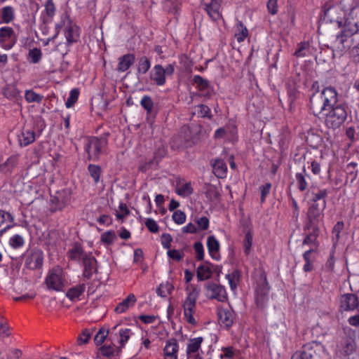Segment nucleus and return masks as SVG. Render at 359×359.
Instances as JSON below:
<instances>
[{"instance_id":"nucleus-1","label":"nucleus","mask_w":359,"mask_h":359,"mask_svg":"<svg viewBox=\"0 0 359 359\" xmlns=\"http://www.w3.org/2000/svg\"><path fill=\"white\" fill-rule=\"evenodd\" d=\"M337 93L332 87L325 88L320 93H313L310 97L312 114L323 119L328 128L334 130L339 128L347 118L346 106L337 104Z\"/></svg>"},{"instance_id":"nucleus-2","label":"nucleus","mask_w":359,"mask_h":359,"mask_svg":"<svg viewBox=\"0 0 359 359\" xmlns=\"http://www.w3.org/2000/svg\"><path fill=\"white\" fill-rule=\"evenodd\" d=\"M359 31V7H355L351 10L346 18L344 30L337 36L334 46L343 51L351 46L348 38L356 34Z\"/></svg>"},{"instance_id":"nucleus-3","label":"nucleus","mask_w":359,"mask_h":359,"mask_svg":"<svg viewBox=\"0 0 359 359\" xmlns=\"http://www.w3.org/2000/svg\"><path fill=\"white\" fill-rule=\"evenodd\" d=\"M291 359H331V356L322 344L313 341L304 345Z\"/></svg>"},{"instance_id":"nucleus-4","label":"nucleus","mask_w":359,"mask_h":359,"mask_svg":"<svg viewBox=\"0 0 359 359\" xmlns=\"http://www.w3.org/2000/svg\"><path fill=\"white\" fill-rule=\"evenodd\" d=\"M108 141L106 137H91L87 139L84 149L88 154V160L97 161L100 154L107 147Z\"/></svg>"},{"instance_id":"nucleus-5","label":"nucleus","mask_w":359,"mask_h":359,"mask_svg":"<svg viewBox=\"0 0 359 359\" xmlns=\"http://www.w3.org/2000/svg\"><path fill=\"white\" fill-rule=\"evenodd\" d=\"M326 201H321L319 204H309L305 222L306 229L315 226L319 227L320 222L323 219V211L326 208Z\"/></svg>"},{"instance_id":"nucleus-6","label":"nucleus","mask_w":359,"mask_h":359,"mask_svg":"<svg viewBox=\"0 0 359 359\" xmlns=\"http://www.w3.org/2000/svg\"><path fill=\"white\" fill-rule=\"evenodd\" d=\"M45 283L48 290L62 291L65 286V277L62 268L56 266L50 270Z\"/></svg>"},{"instance_id":"nucleus-7","label":"nucleus","mask_w":359,"mask_h":359,"mask_svg":"<svg viewBox=\"0 0 359 359\" xmlns=\"http://www.w3.org/2000/svg\"><path fill=\"white\" fill-rule=\"evenodd\" d=\"M198 293V290L196 288H193V290L189 292L188 296L183 304L184 318L187 323L194 325L196 324V321L193 315L196 311V302Z\"/></svg>"},{"instance_id":"nucleus-8","label":"nucleus","mask_w":359,"mask_h":359,"mask_svg":"<svg viewBox=\"0 0 359 359\" xmlns=\"http://www.w3.org/2000/svg\"><path fill=\"white\" fill-rule=\"evenodd\" d=\"M62 27H65L64 32L67 43L70 45L76 42L79 38V27L76 25L72 24L70 20H67V22L64 21L56 25L55 29L57 32L55 35L58 34L59 30Z\"/></svg>"},{"instance_id":"nucleus-9","label":"nucleus","mask_w":359,"mask_h":359,"mask_svg":"<svg viewBox=\"0 0 359 359\" xmlns=\"http://www.w3.org/2000/svg\"><path fill=\"white\" fill-rule=\"evenodd\" d=\"M206 296L210 299H216L218 302H224L228 299L224 287L214 282H209L206 285Z\"/></svg>"},{"instance_id":"nucleus-10","label":"nucleus","mask_w":359,"mask_h":359,"mask_svg":"<svg viewBox=\"0 0 359 359\" xmlns=\"http://www.w3.org/2000/svg\"><path fill=\"white\" fill-rule=\"evenodd\" d=\"M219 323L229 330L234 323L236 313L231 308L219 307L217 309Z\"/></svg>"},{"instance_id":"nucleus-11","label":"nucleus","mask_w":359,"mask_h":359,"mask_svg":"<svg viewBox=\"0 0 359 359\" xmlns=\"http://www.w3.org/2000/svg\"><path fill=\"white\" fill-rule=\"evenodd\" d=\"M43 252L39 249H32L25 258V265L30 269H36L43 264Z\"/></svg>"},{"instance_id":"nucleus-12","label":"nucleus","mask_w":359,"mask_h":359,"mask_svg":"<svg viewBox=\"0 0 359 359\" xmlns=\"http://www.w3.org/2000/svg\"><path fill=\"white\" fill-rule=\"evenodd\" d=\"M203 341V338L201 337L189 340L187 349V359H201L199 356L198 351Z\"/></svg>"},{"instance_id":"nucleus-13","label":"nucleus","mask_w":359,"mask_h":359,"mask_svg":"<svg viewBox=\"0 0 359 359\" xmlns=\"http://www.w3.org/2000/svg\"><path fill=\"white\" fill-rule=\"evenodd\" d=\"M83 266V276L86 279H90L93 274L97 271V260L96 259L88 254V256L84 257V259L82 261Z\"/></svg>"},{"instance_id":"nucleus-14","label":"nucleus","mask_w":359,"mask_h":359,"mask_svg":"<svg viewBox=\"0 0 359 359\" xmlns=\"http://www.w3.org/2000/svg\"><path fill=\"white\" fill-rule=\"evenodd\" d=\"M36 139V134L34 129L24 127L20 135H18V142L21 147H27L32 143Z\"/></svg>"},{"instance_id":"nucleus-15","label":"nucleus","mask_w":359,"mask_h":359,"mask_svg":"<svg viewBox=\"0 0 359 359\" xmlns=\"http://www.w3.org/2000/svg\"><path fill=\"white\" fill-rule=\"evenodd\" d=\"M359 300L354 294H346L341 297V307L345 311L354 310L358 308Z\"/></svg>"},{"instance_id":"nucleus-16","label":"nucleus","mask_w":359,"mask_h":359,"mask_svg":"<svg viewBox=\"0 0 359 359\" xmlns=\"http://www.w3.org/2000/svg\"><path fill=\"white\" fill-rule=\"evenodd\" d=\"M355 349V343L351 337H344L341 339L337 345V352L343 355L351 354Z\"/></svg>"},{"instance_id":"nucleus-17","label":"nucleus","mask_w":359,"mask_h":359,"mask_svg":"<svg viewBox=\"0 0 359 359\" xmlns=\"http://www.w3.org/2000/svg\"><path fill=\"white\" fill-rule=\"evenodd\" d=\"M222 0H211L210 2L205 5V10L208 15L213 20H218L222 18L219 12Z\"/></svg>"},{"instance_id":"nucleus-18","label":"nucleus","mask_w":359,"mask_h":359,"mask_svg":"<svg viewBox=\"0 0 359 359\" xmlns=\"http://www.w3.org/2000/svg\"><path fill=\"white\" fill-rule=\"evenodd\" d=\"M179 346L175 339H170L166 341L163 349L164 359H177Z\"/></svg>"},{"instance_id":"nucleus-19","label":"nucleus","mask_w":359,"mask_h":359,"mask_svg":"<svg viewBox=\"0 0 359 359\" xmlns=\"http://www.w3.org/2000/svg\"><path fill=\"white\" fill-rule=\"evenodd\" d=\"M15 32L12 27H4L0 28V42L10 41L6 45V48L10 49L15 43Z\"/></svg>"},{"instance_id":"nucleus-20","label":"nucleus","mask_w":359,"mask_h":359,"mask_svg":"<svg viewBox=\"0 0 359 359\" xmlns=\"http://www.w3.org/2000/svg\"><path fill=\"white\" fill-rule=\"evenodd\" d=\"M150 79L157 86H163L165 83L166 79L164 75V68L161 65H156L150 73Z\"/></svg>"},{"instance_id":"nucleus-21","label":"nucleus","mask_w":359,"mask_h":359,"mask_svg":"<svg viewBox=\"0 0 359 359\" xmlns=\"http://www.w3.org/2000/svg\"><path fill=\"white\" fill-rule=\"evenodd\" d=\"M304 231H308L309 233L304 238L302 245H313L317 248L318 244L317 241V238L319 236L320 228L319 227H310L309 229H306L305 226H304Z\"/></svg>"},{"instance_id":"nucleus-22","label":"nucleus","mask_w":359,"mask_h":359,"mask_svg":"<svg viewBox=\"0 0 359 359\" xmlns=\"http://www.w3.org/2000/svg\"><path fill=\"white\" fill-rule=\"evenodd\" d=\"M207 247L210 257L215 260H219L220 259L219 243L214 236L208 237Z\"/></svg>"},{"instance_id":"nucleus-23","label":"nucleus","mask_w":359,"mask_h":359,"mask_svg":"<svg viewBox=\"0 0 359 359\" xmlns=\"http://www.w3.org/2000/svg\"><path fill=\"white\" fill-rule=\"evenodd\" d=\"M68 257L73 261L80 262L84 259L85 256H88V254L86 253L79 243H75L73 247L69 250Z\"/></svg>"},{"instance_id":"nucleus-24","label":"nucleus","mask_w":359,"mask_h":359,"mask_svg":"<svg viewBox=\"0 0 359 359\" xmlns=\"http://www.w3.org/2000/svg\"><path fill=\"white\" fill-rule=\"evenodd\" d=\"M135 60V55L131 53L126 54L118 58V63L116 70L118 72H126L133 65Z\"/></svg>"},{"instance_id":"nucleus-25","label":"nucleus","mask_w":359,"mask_h":359,"mask_svg":"<svg viewBox=\"0 0 359 359\" xmlns=\"http://www.w3.org/2000/svg\"><path fill=\"white\" fill-rule=\"evenodd\" d=\"M13 216L9 212L0 210V234L4 233L13 226Z\"/></svg>"},{"instance_id":"nucleus-26","label":"nucleus","mask_w":359,"mask_h":359,"mask_svg":"<svg viewBox=\"0 0 359 359\" xmlns=\"http://www.w3.org/2000/svg\"><path fill=\"white\" fill-rule=\"evenodd\" d=\"M15 9L11 6H6L0 9V23L8 24L15 19Z\"/></svg>"},{"instance_id":"nucleus-27","label":"nucleus","mask_w":359,"mask_h":359,"mask_svg":"<svg viewBox=\"0 0 359 359\" xmlns=\"http://www.w3.org/2000/svg\"><path fill=\"white\" fill-rule=\"evenodd\" d=\"M137 299L133 294H130L126 299L120 302L115 308V311L118 313H122L129 308L134 306Z\"/></svg>"},{"instance_id":"nucleus-28","label":"nucleus","mask_w":359,"mask_h":359,"mask_svg":"<svg viewBox=\"0 0 359 359\" xmlns=\"http://www.w3.org/2000/svg\"><path fill=\"white\" fill-rule=\"evenodd\" d=\"M213 172L218 178H224L226 175L227 166L222 159H215L212 163Z\"/></svg>"},{"instance_id":"nucleus-29","label":"nucleus","mask_w":359,"mask_h":359,"mask_svg":"<svg viewBox=\"0 0 359 359\" xmlns=\"http://www.w3.org/2000/svg\"><path fill=\"white\" fill-rule=\"evenodd\" d=\"M337 8L329 6L327 7V5H325L323 7V20L327 22H336L339 27L341 25V21L339 20L338 18H334V15L337 13Z\"/></svg>"},{"instance_id":"nucleus-30","label":"nucleus","mask_w":359,"mask_h":359,"mask_svg":"<svg viewBox=\"0 0 359 359\" xmlns=\"http://www.w3.org/2000/svg\"><path fill=\"white\" fill-rule=\"evenodd\" d=\"M86 290V285L84 283L77 285L74 287L69 288L67 293L66 297L71 301H75L79 299Z\"/></svg>"},{"instance_id":"nucleus-31","label":"nucleus","mask_w":359,"mask_h":359,"mask_svg":"<svg viewBox=\"0 0 359 359\" xmlns=\"http://www.w3.org/2000/svg\"><path fill=\"white\" fill-rule=\"evenodd\" d=\"M3 94L10 100H16L20 97V90L15 83H11L3 88Z\"/></svg>"},{"instance_id":"nucleus-32","label":"nucleus","mask_w":359,"mask_h":359,"mask_svg":"<svg viewBox=\"0 0 359 359\" xmlns=\"http://www.w3.org/2000/svg\"><path fill=\"white\" fill-rule=\"evenodd\" d=\"M194 192V189L191 187V182H186L182 184L181 182H177L176 193L182 197H188L191 195Z\"/></svg>"},{"instance_id":"nucleus-33","label":"nucleus","mask_w":359,"mask_h":359,"mask_svg":"<svg viewBox=\"0 0 359 359\" xmlns=\"http://www.w3.org/2000/svg\"><path fill=\"white\" fill-rule=\"evenodd\" d=\"M269 286L264 273H261L257 280L256 292L269 293Z\"/></svg>"},{"instance_id":"nucleus-34","label":"nucleus","mask_w":359,"mask_h":359,"mask_svg":"<svg viewBox=\"0 0 359 359\" xmlns=\"http://www.w3.org/2000/svg\"><path fill=\"white\" fill-rule=\"evenodd\" d=\"M151 67V62L146 56H142L138 59L137 70L139 74H145Z\"/></svg>"},{"instance_id":"nucleus-35","label":"nucleus","mask_w":359,"mask_h":359,"mask_svg":"<svg viewBox=\"0 0 359 359\" xmlns=\"http://www.w3.org/2000/svg\"><path fill=\"white\" fill-rule=\"evenodd\" d=\"M327 194V189H319L317 192L312 191V197L309 201V204H319L321 201H326Z\"/></svg>"},{"instance_id":"nucleus-36","label":"nucleus","mask_w":359,"mask_h":359,"mask_svg":"<svg viewBox=\"0 0 359 359\" xmlns=\"http://www.w3.org/2000/svg\"><path fill=\"white\" fill-rule=\"evenodd\" d=\"M212 276V271L208 265H201L197 269V278L199 280H205Z\"/></svg>"},{"instance_id":"nucleus-37","label":"nucleus","mask_w":359,"mask_h":359,"mask_svg":"<svg viewBox=\"0 0 359 359\" xmlns=\"http://www.w3.org/2000/svg\"><path fill=\"white\" fill-rule=\"evenodd\" d=\"M236 27L238 32L235 34V38L238 42H243L248 36V31L241 21L237 23Z\"/></svg>"},{"instance_id":"nucleus-38","label":"nucleus","mask_w":359,"mask_h":359,"mask_svg":"<svg viewBox=\"0 0 359 359\" xmlns=\"http://www.w3.org/2000/svg\"><path fill=\"white\" fill-rule=\"evenodd\" d=\"M14 285L13 278L8 276L6 271L0 274V286L1 289L6 290L11 289Z\"/></svg>"},{"instance_id":"nucleus-39","label":"nucleus","mask_w":359,"mask_h":359,"mask_svg":"<svg viewBox=\"0 0 359 359\" xmlns=\"http://www.w3.org/2000/svg\"><path fill=\"white\" fill-rule=\"evenodd\" d=\"M173 290L174 286L171 283L166 282L159 285L156 289V293L162 297H165L167 294H170Z\"/></svg>"},{"instance_id":"nucleus-40","label":"nucleus","mask_w":359,"mask_h":359,"mask_svg":"<svg viewBox=\"0 0 359 359\" xmlns=\"http://www.w3.org/2000/svg\"><path fill=\"white\" fill-rule=\"evenodd\" d=\"M88 170L90 177L94 180L95 183L97 184L100 181L102 172L100 166L94 164H90L88 167Z\"/></svg>"},{"instance_id":"nucleus-41","label":"nucleus","mask_w":359,"mask_h":359,"mask_svg":"<svg viewBox=\"0 0 359 359\" xmlns=\"http://www.w3.org/2000/svg\"><path fill=\"white\" fill-rule=\"evenodd\" d=\"M57 194L58 196H55L51 200L53 205H55V207L53 208L54 211L61 210L62 208L65 207L67 203V200H65L64 197L61 196V194L57 193Z\"/></svg>"},{"instance_id":"nucleus-42","label":"nucleus","mask_w":359,"mask_h":359,"mask_svg":"<svg viewBox=\"0 0 359 359\" xmlns=\"http://www.w3.org/2000/svg\"><path fill=\"white\" fill-rule=\"evenodd\" d=\"M219 193L217 190V188L212 185H209L207 187L206 191H205V196L206 198L211 201H217L219 200Z\"/></svg>"},{"instance_id":"nucleus-43","label":"nucleus","mask_w":359,"mask_h":359,"mask_svg":"<svg viewBox=\"0 0 359 359\" xmlns=\"http://www.w3.org/2000/svg\"><path fill=\"white\" fill-rule=\"evenodd\" d=\"M42 57V53L40 49L34 48L29 50L28 53V60L30 62L36 64L38 63Z\"/></svg>"},{"instance_id":"nucleus-44","label":"nucleus","mask_w":359,"mask_h":359,"mask_svg":"<svg viewBox=\"0 0 359 359\" xmlns=\"http://www.w3.org/2000/svg\"><path fill=\"white\" fill-rule=\"evenodd\" d=\"M357 166L356 163L351 162L346 166L347 180L350 179L351 183H352L357 177L358 172L355 170Z\"/></svg>"},{"instance_id":"nucleus-45","label":"nucleus","mask_w":359,"mask_h":359,"mask_svg":"<svg viewBox=\"0 0 359 359\" xmlns=\"http://www.w3.org/2000/svg\"><path fill=\"white\" fill-rule=\"evenodd\" d=\"M309 49V43L308 42L304 41L301 42L298 44L297 48L295 50L294 55L296 57H304L306 55V52Z\"/></svg>"},{"instance_id":"nucleus-46","label":"nucleus","mask_w":359,"mask_h":359,"mask_svg":"<svg viewBox=\"0 0 359 359\" xmlns=\"http://www.w3.org/2000/svg\"><path fill=\"white\" fill-rule=\"evenodd\" d=\"M79 95V91L76 88H74L70 91L69 96L65 102V105L67 108L72 107L75 102L77 101Z\"/></svg>"},{"instance_id":"nucleus-47","label":"nucleus","mask_w":359,"mask_h":359,"mask_svg":"<svg viewBox=\"0 0 359 359\" xmlns=\"http://www.w3.org/2000/svg\"><path fill=\"white\" fill-rule=\"evenodd\" d=\"M25 100L28 102H41L43 97L39 94L36 93L33 90H26L25 95Z\"/></svg>"},{"instance_id":"nucleus-48","label":"nucleus","mask_w":359,"mask_h":359,"mask_svg":"<svg viewBox=\"0 0 359 359\" xmlns=\"http://www.w3.org/2000/svg\"><path fill=\"white\" fill-rule=\"evenodd\" d=\"M193 81L200 90L207 89L209 87V81L199 75L194 76Z\"/></svg>"},{"instance_id":"nucleus-49","label":"nucleus","mask_w":359,"mask_h":359,"mask_svg":"<svg viewBox=\"0 0 359 359\" xmlns=\"http://www.w3.org/2000/svg\"><path fill=\"white\" fill-rule=\"evenodd\" d=\"M255 301L257 306L263 309L268 301V293L256 292Z\"/></svg>"},{"instance_id":"nucleus-50","label":"nucleus","mask_w":359,"mask_h":359,"mask_svg":"<svg viewBox=\"0 0 359 359\" xmlns=\"http://www.w3.org/2000/svg\"><path fill=\"white\" fill-rule=\"evenodd\" d=\"M116 239V235L114 231H109L101 235L102 242L110 245Z\"/></svg>"},{"instance_id":"nucleus-51","label":"nucleus","mask_w":359,"mask_h":359,"mask_svg":"<svg viewBox=\"0 0 359 359\" xmlns=\"http://www.w3.org/2000/svg\"><path fill=\"white\" fill-rule=\"evenodd\" d=\"M198 110V114L199 116L202 118H208L209 119H211L212 116L210 112V109L205 104H199L196 107Z\"/></svg>"},{"instance_id":"nucleus-52","label":"nucleus","mask_w":359,"mask_h":359,"mask_svg":"<svg viewBox=\"0 0 359 359\" xmlns=\"http://www.w3.org/2000/svg\"><path fill=\"white\" fill-rule=\"evenodd\" d=\"M194 248L196 252V259L198 261H201L204 258V248L201 242H196L194 245Z\"/></svg>"},{"instance_id":"nucleus-53","label":"nucleus","mask_w":359,"mask_h":359,"mask_svg":"<svg viewBox=\"0 0 359 359\" xmlns=\"http://www.w3.org/2000/svg\"><path fill=\"white\" fill-rule=\"evenodd\" d=\"M24 239L20 235H15L10 238L9 243L14 248H18L24 245Z\"/></svg>"},{"instance_id":"nucleus-54","label":"nucleus","mask_w":359,"mask_h":359,"mask_svg":"<svg viewBox=\"0 0 359 359\" xmlns=\"http://www.w3.org/2000/svg\"><path fill=\"white\" fill-rule=\"evenodd\" d=\"M141 105L148 113H150L152 110L154 102L149 96L145 95L142 98Z\"/></svg>"},{"instance_id":"nucleus-55","label":"nucleus","mask_w":359,"mask_h":359,"mask_svg":"<svg viewBox=\"0 0 359 359\" xmlns=\"http://www.w3.org/2000/svg\"><path fill=\"white\" fill-rule=\"evenodd\" d=\"M296 180L298 183V188L301 191H304L308 187V183L306 180L305 176L302 173L296 174Z\"/></svg>"},{"instance_id":"nucleus-56","label":"nucleus","mask_w":359,"mask_h":359,"mask_svg":"<svg viewBox=\"0 0 359 359\" xmlns=\"http://www.w3.org/2000/svg\"><path fill=\"white\" fill-rule=\"evenodd\" d=\"M109 331L103 328L100 329V331L96 334L94 338V341L97 345L102 344L106 339Z\"/></svg>"},{"instance_id":"nucleus-57","label":"nucleus","mask_w":359,"mask_h":359,"mask_svg":"<svg viewBox=\"0 0 359 359\" xmlns=\"http://www.w3.org/2000/svg\"><path fill=\"white\" fill-rule=\"evenodd\" d=\"M252 243V236L250 232H248L245 236L243 242L244 252L245 255H249L250 248Z\"/></svg>"},{"instance_id":"nucleus-58","label":"nucleus","mask_w":359,"mask_h":359,"mask_svg":"<svg viewBox=\"0 0 359 359\" xmlns=\"http://www.w3.org/2000/svg\"><path fill=\"white\" fill-rule=\"evenodd\" d=\"M172 219L176 224H182L186 220V215L181 210H177L172 215Z\"/></svg>"},{"instance_id":"nucleus-59","label":"nucleus","mask_w":359,"mask_h":359,"mask_svg":"<svg viewBox=\"0 0 359 359\" xmlns=\"http://www.w3.org/2000/svg\"><path fill=\"white\" fill-rule=\"evenodd\" d=\"M91 337V333L89 330H85L82 332V333L78 337L77 341L79 345L86 344L88 342L90 338Z\"/></svg>"},{"instance_id":"nucleus-60","label":"nucleus","mask_w":359,"mask_h":359,"mask_svg":"<svg viewBox=\"0 0 359 359\" xmlns=\"http://www.w3.org/2000/svg\"><path fill=\"white\" fill-rule=\"evenodd\" d=\"M45 11L46 15L50 17L53 18L55 13V4L53 2V0H47L45 4Z\"/></svg>"},{"instance_id":"nucleus-61","label":"nucleus","mask_w":359,"mask_h":359,"mask_svg":"<svg viewBox=\"0 0 359 359\" xmlns=\"http://www.w3.org/2000/svg\"><path fill=\"white\" fill-rule=\"evenodd\" d=\"M195 222L200 230H206L209 226V219L206 217L196 218Z\"/></svg>"},{"instance_id":"nucleus-62","label":"nucleus","mask_w":359,"mask_h":359,"mask_svg":"<svg viewBox=\"0 0 359 359\" xmlns=\"http://www.w3.org/2000/svg\"><path fill=\"white\" fill-rule=\"evenodd\" d=\"M131 331L130 329H121L119 330L120 335V344L121 346H123L125 343L128 341L130 338Z\"/></svg>"},{"instance_id":"nucleus-63","label":"nucleus","mask_w":359,"mask_h":359,"mask_svg":"<svg viewBox=\"0 0 359 359\" xmlns=\"http://www.w3.org/2000/svg\"><path fill=\"white\" fill-rule=\"evenodd\" d=\"M0 336H9L8 326L7 325L6 320L1 316H0Z\"/></svg>"},{"instance_id":"nucleus-64","label":"nucleus","mask_w":359,"mask_h":359,"mask_svg":"<svg viewBox=\"0 0 359 359\" xmlns=\"http://www.w3.org/2000/svg\"><path fill=\"white\" fill-rule=\"evenodd\" d=\"M144 224L149 231L151 233H157L158 231V226L153 219H147Z\"/></svg>"}]
</instances>
